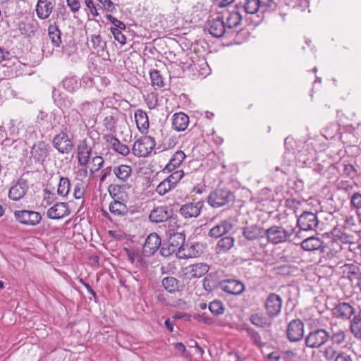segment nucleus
<instances>
[{
    "instance_id": "f257e3e1",
    "label": "nucleus",
    "mask_w": 361,
    "mask_h": 361,
    "mask_svg": "<svg viewBox=\"0 0 361 361\" xmlns=\"http://www.w3.org/2000/svg\"><path fill=\"white\" fill-rule=\"evenodd\" d=\"M294 231V228L287 230L282 226L274 225L265 230L264 236L269 243L278 245L288 241Z\"/></svg>"
},
{
    "instance_id": "f03ea898",
    "label": "nucleus",
    "mask_w": 361,
    "mask_h": 361,
    "mask_svg": "<svg viewBox=\"0 0 361 361\" xmlns=\"http://www.w3.org/2000/svg\"><path fill=\"white\" fill-rule=\"evenodd\" d=\"M234 197V194L231 190L216 188L209 193L207 197V203L213 208H219L232 202Z\"/></svg>"
},
{
    "instance_id": "7ed1b4c3",
    "label": "nucleus",
    "mask_w": 361,
    "mask_h": 361,
    "mask_svg": "<svg viewBox=\"0 0 361 361\" xmlns=\"http://www.w3.org/2000/svg\"><path fill=\"white\" fill-rule=\"evenodd\" d=\"M156 141L151 135H144L137 140L133 145V153L137 157H148L154 149Z\"/></svg>"
},
{
    "instance_id": "20e7f679",
    "label": "nucleus",
    "mask_w": 361,
    "mask_h": 361,
    "mask_svg": "<svg viewBox=\"0 0 361 361\" xmlns=\"http://www.w3.org/2000/svg\"><path fill=\"white\" fill-rule=\"evenodd\" d=\"M329 331L322 328L312 329L305 337V341L307 347L310 348H319L329 341Z\"/></svg>"
},
{
    "instance_id": "39448f33",
    "label": "nucleus",
    "mask_w": 361,
    "mask_h": 361,
    "mask_svg": "<svg viewBox=\"0 0 361 361\" xmlns=\"http://www.w3.org/2000/svg\"><path fill=\"white\" fill-rule=\"evenodd\" d=\"M149 220L154 223H165L169 226L174 227L177 219L171 215L166 206H160L152 209L149 216Z\"/></svg>"
},
{
    "instance_id": "423d86ee",
    "label": "nucleus",
    "mask_w": 361,
    "mask_h": 361,
    "mask_svg": "<svg viewBox=\"0 0 361 361\" xmlns=\"http://www.w3.org/2000/svg\"><path fill=\"white\" fill-rule=\"evenodd\" d=\"M343 272L351 286L361 293V265L355 263L345 264Z\"/></svg>"
},
{
    "instance_id": "0eeeda50",
    "label": "nucleus",
    "mask_w": 361,
    "mask_h": 361,
    "mask_svg": "<svg viewBox=\"0 0 361 361\" xmlns=\"http://www.w3.org/2000/svg\"><path fill=\"white\" fill-rule=\"evenodd\" d=\"M13 214L18 223L25 226H37L42 220L40 213L32 210H16Z\"/></svg>"
},
{
    "instance_id": "6e6552de",
    "label": "nucleus",
    "mask_w": 361,
    "mask_h": 361,
    "mask_svg": "<svg viewBox=\"0 0 361 361\" xmlns=\"http://www.w3.org/2000/svg\"><path fill=\"white\" fill-rule=\"evenodd\" d=\"M68 133L61 129V132L53 137V146L61 154H69L73 149V142Z\"/></svg>"
},
{
    "instance_id": "1a4fd4ad",
    "label": "nucleus",
    "mask_w": 361,
    "mask_h": 361,
    "mask_svg": "<svg viewBox=\"0 0 361 361\" xmlns=\"http://www.w3.org/2000/svg\"><path fill=\"white\" fill-rule=\"evenodd\" d=\"M282 303L283 300L279 295L274 293L268 295L264 301V308L269 317L275 318L280 314Z\"/></svg>"
},
{
    "instance_id": "9d476101",
    "label": "nucleus",
    "mask_w": 361,
    "mask_h": 361,
    "mask_svg": "<svg viewBox=\"0 0 361 361\" xmlns=\"http://www.w3.org/2000/svg\"><path fill=\"white\" fill-rule=\"evenodd\" d=\"M354 305L348 302H339L332 309V316L338 319L349 321L357 312Z\"/></svg>"
},
{
    "instance_id": "9b49d317",
    "label": "nucleus",
    "mask_w": 361,
    "mask_h": 361,
    "mask_svg": "<svg viewBox=\"0 0 361 361\" xmlns=\"http://www.w3.org/2000/svg\"><path fill=\"white\" fill-rule=\"evenodd\" d=\"M204 204L203 200L188 202L180 206L178 213L185 219L197 218L200 216Z\"/></svg>"
},
{
    "instance_id": "f8f14e48",
    "label": "nucleus",
    "mask_w": 361,
    "mask_h": 361,
    "mask_svg": "<svg viewBox=\"0 0 361 361\" xmlns=\"http://www.w3.org/2000/svg\"><path fill=\"white\" fill-rule=\"evenodd\" d=\"M65 123L62 124L61 130L69 133H75L82 126V115L77 109H71L68 115L63 116Z\"/></svg>"
},
{
    "instance_id": "ddd939ff",
    "label": "nucleus",
    "mask_w": 361,
    "mask_h": 361,
    "mask_svg": "<svg viewBox=\"0 0 361 361\" xmlns=\"http://www.w3.org/2000/svg\"><path fill=\"white\" fill-rule=\"evenodd\" d=\"M92 149L87 145L85 140L80 142L77 146V159L78 164L85 167V176H87L88 172L87 166L90 162Z\"/></svg>"
},
{
    "instance_id": "4468645a",
    "label": "nucleus",
    "mask_w": 361,
    "mask_h": 361,
    "mask_svg": "<svg viewBox=\"0 0 361 361\" xmlns=\"http://www.w3.org/2000/svg\"><path fill=\"white\" fill-rule=\"evenodd\" d=\"M208 31L212 36L219 38L228 33L224 18L220 16L212 17L207 21Z\"/></svg>"
},
{
    "instance_id": "2eb2a0df",
    "label": "nucleus",
    "mask_w": 361,
    "mask_h": 361,
    "mask_svg": "<svg viewBox=\"0 0 361 361\" xmlns=\"http://www.w3.org/2000/svg\"><path fill=\"white\" fill-rule=\"evenodd\" d=\"M219 288L228 294L238 295L242 294L245 288L243 282L235 279H226L219 281Z\"/></svg>"
},
{
    "instance_id": "dca6fc26",
    "label": "nucleus",
    "mask_w": 361,
    "mask_h": 361,
    "mask_svg": "<svg viewBox=\"0 0 361 361\" xmlns=\"http://www.w3.org/2000/svg\"><path fill=\"white\" fill-rule=\"evenodd\" d=\"M287 338L290 342H298L304 336V324L299 319L291 320L287 326Z\"/></svg>"
},
{
    "instance_id": "f3484780",
    "label": "nucleus",
    "mask_w": 361,
    "mask_h": 361,
    "mask_svg": "<svg viewBox=\"0 0 361 361\" xmlns=\"http://www.w3.org/2000/svg\"><path fill=\"white\" fill-rule=\"evenodd\" d=\"M319 220L316 214L311 212H303L297 220V224L300 230L314 231L318 226Z\"/></svg>"
},
{
    "instance_id": "a211bd4d",
    "label": "nucleus",
    "mask_w": 361,
    "mask_h": 361,
    "mask_svg": "<svg viewBox=\"0 0 361 361\" xmlns=\"http://www.w3.org/2000/svg\"><path fill=\"white\" fill-rule=\"evenodd\" d=\"M28 188L27 180L19 178L11 185L8 192V197L13 201H18L25 195Z\"/></svg>"
},
{
    "instance_id": "6ab92c4d",
    "label": "nucleus",
    "mask_w": 361,
    "mask_h": 361,
    "mask_svg": "<svg viewBox=\"0 0 361 361\" xmlns=\"http://www.w3.org/2000/svg\"><path fill=\"white\" fill-rule=\"evenodd\" d=\"M50 147L49 144L40 141L35 143L31 149V158L39 164H43L49 154Z\"/></svg>"
},
{
    "instance_id": "aec40b11",
    "label": "nucleus",
    "mask_w": 361,
    "mask_h": 361,
    "mask_svg": "<svg viewBox=\"0 0 361 361\" xmlns=\"http://www.w3.org/2000/svg\"><path fill=\"white\" fill-rule=\"evenodd\" d=\"M265 230L260 225L250 224L242 228V235L245 240L254 242L264 237Z\"/></svg>"
},
{
    "instance_id": "412c9836",
    "label": "nucleus",
    "mask_w": 361,
    "mask_h": 361,
    "mask_svg": "<svg viewBox=\"0 0 361 361\" xmlns=\"http://www.w3.org/2000/svg\"><path fill=\"white\" fill-rule=\"evenodd\" d=\"M104 111L103 125L107 130L114 133L116 130L120 111L118 108L104 109Z\"/></svg>"
},
{
    "instance_id": "4be33fe9",
    "label": "nucleus",
    "mask_w": 361,
    "mask_h": 361,
    "mask_svg": "<svg viewBox=\"0 0 361 361\" xmlns=\"http://www.w3.org/2000/svg\"><path fill=\"white\" fill-rule=\"evenodd\" d=\"M201 254V245L199 243H185L178 247L176 256L180 259L197 257Z\"/></svg>"
},
{
    "instance_id": "5701e85b",
    "label": "nucleus",
    "mask_w": 361,
    "mask_h": 361,
    "mask_svg": "<svg viewBox=\"0 0 361 361\" xmlns=\"http://www.w3.org/2000/svg\"><path fill=\"white\" fill-rule=\"evenodd\" d=\"M71 209L67 202H57L47 212V216L50 219L59 220L71 214Z\"/></svg>"
},
{
    "instance_id": "b1692460",
    "label": "nucleus",
    "mask_w": 361,
    "mask_h": 361,
    "mask_svg": "<svg viewBox=\"0 0 361 361\" xmlns=\"http://www.w3.org/2000/svg\"><path fill=\"white\" fill-rule=\"evenodd\" d=\"M209 270V267L204 263H197L190 264L183 269V274L185 278H200L206 274Z\"/></svg>"
},
{
    "instance_id": "393cba45",
    "label": "nucleus",
    "mask_w": 361,
    "mask_h": 361,
    "mask_svg": "<svg viewBox=\"0 0 361 361\" xmlns=\"http://www.w3.org/2000/svg\"><path fill=\"white\" fill-rule=\"evenodd\" d=\"M161 244L159 235L156 233L149 234L145 240L143 245L142 252L145 256L149 257L154 255Z\"/></svg>"
},
{
    "instance_id": "a878e982",
    "label": "nucleus",
    "mask_w": 361,
    "mask_h": 361,
    "mask_svg": "<svg viewBox=\"0 0 361 361\" xmlns=\"http://www.w3.org/2000/svg\"><path fill=\"white\" fill-rule=\"evenodd\" d=\"M355 243V237L351 233H347L344 231H339L337 234L334 236L332 245L336 246L334 247L336 252L343 249L342 245H352Z\"/></svg>"
},
{
    "instance_id": "bb28decb",
    "label": "nucleus",
    "mask_w": 361,
    "mask_h": 361,
    "mask_svg": "<svg viewBox=\"0 0 361 361\" xmlns=\"http://www.w3.org/2000/svg\"><path fill=\"white\" fill-rule=\"evenodd\" d=\"M329 331V341L334 346H345L347 344L346 331L341 328L331 326Z\"/></svg>"
},
{
    "instance_id": "cd10ccee",
    "label": "nucleus",
    "mask_w": 361,
    "mask_h": 361,
    "mask_svg": "<svg viewBox=\"0 0 361 361\" xmlns=\"http://www.w3.org/2000/svg\"><path fill=\"white\" fill-rule=\"evenodd\" d=\"M54 8L53 0H38L36 5L37 16L41 20L47 19Z\"/></svg>"
},
{
    "instance_id": "c85d7f7f",
    "label": "nucleus",
    "mask_w": 361,
    "mask_h": 361,
    "mask_svg": "<svg viewBox=\"0 0 361 361\" xmlns=\"http://www.w3.org/2000/svg\"><path fill=\"white\" fill-rule=\"evenodd\" d=\"M104 139L106 142L109 144L111 147L117 153L123 156H126L129 154V147L126 145L121 143L120 140L111 133L106 135Z\"/></svg>"
},
{
    "instance_id": "c756f323",
    "label": "nucleus",
    "mask_w": 361,
    "mask_h": 361,
    "mask_svg": "<svg viewBox=\"0 0 361 361\" xmlns=\"http://www.w3.org/2000/svg\"><path fill=\"white\" fill-rule=\"evenodd\" d=\"M134 116L137 128L139 131L142 134L147 133L149 126V118L147 113L145 111L138 109L135 110Z\"/></svg>"
},
{
    "instance_id": "7c9ffc66",
    "label": "nucleus",
    "mask_w": 361,
    "mask_h": 361,
    "mask_svg": "<svg viewBox=\"0 0 361 361\" xmlns=\"http://www.w3.org/2000/svg\"><path fill=\"white\" fill-rule=\"evenodd\" d=\"M349 329L355 339L361 341V309L349 320Z\"/></svg>"
},
{
    "instance_id": "2f4dec72",
    "label": "nucleus",
    "mask_w": 361,
    "mask_h": 361,
    "mask_svg": "<svg viewBox=\"0 0 361 361\" xmlns=\"http://www.w3.org/2000/svg\"><path fill=\"white\" fill-rule=\"evenodd\" d=\"M99 107V102L97 100L86 101L80 106L82 117L86 118L94 117L97 114Z\"/></svg>"
},
{
    "instance_id": "473e14b6",
    "label": "nucleus",
    "mask_w": 361,
    "mask_h": 361,
    "mask_svg": "<svg viewBox=\"0 0 361 361\" xmlns=\"http://www.w3.org/2000/svg\"><path fill=\"white\" fill-rule=\"evenodd\" d=\"M52 98L55 104L60 109H69L73 102L72 98L66 97L59 90L54 89L52 92Z\"/></svg>"
},
{
    "instance_id": "72a5a7b5",
    "label": "nucleus",
    "mask_w": 361,
    "mask_h": 361,
    "mask_svg": "<svg viewBox=\"0 0 361 361\" xmlns=\"http://www.w3.org/2000/svg\"><path fill=\"white\" fill-rule=\"evenodd\" d=\"M189 124V117L183 112L176 113L172 116V127L176 131L185 130Z\"/></svg>"
},
{
    "instance_id": "f704fd0d",
    "label": "nucleus",
    "mask_w": 361,
    "mask_h": 361,
    "mask_svg": "<svg viewBox=\"0 0 361 361\" xmlns=\"http://www.w3.org/2000/svg\"><path fill=\"white\" fill-rule=\"evenodd\" d=\"M232 228L233 224L229 221L224 220L212 228L209 232V235L217 238L228 233Z\"/></svg>"
},
{
    "instance_id": "c9c22d12",
    "label": "nucleus",
    "mask_w": 361,
    "mask_h": 361,
    "mask_svg": "<svg viewBox=\"0 0 361 361\" xmlns=\"http://www.w3.org/2000/svg\"><path fill=\"white\" fill-rule=\"evenodd\" d=\"M161 284L169 293L181 290L182 286L179 280L173 276H166L162 279Z\"/></svg>"
},
{
    "instance_id": "e433bc0d",
    "label": "nucleus",
    "mask_w": 361,
    "mask_h": 361,
    "mask_svg": "<svg viewBox=\"0 0 361 361\" xmlns=\"http://www.w3.org/2000/svg\"><path fill=\"white\" fill-rule=\"evenodd\" d=\"M185 157L186 156L183 151L178 150L170 159V161L166 164L165 169L168 170L169 172L176 170L183 163V160L185 159Z\"/></svg>"
},
{
    "instance_id": "4c0bfd02",
    "label": "nucleus",
    "mask_w": 361,
    "mask_h": 361,
    "mask_svg": "<svg viewBox=\"0 0 361 361\" xmlns=\"http://www.w3.org/2000/svg\"><path fill=\"white\" fill-rule=\"evenodd\" d=\"M259 0H240L237 3L238 8H242L246 13L255 14L260 11Z\"/></svg>"
},
{
    "instance_id": "58836bf2",
    "label": "nucleus",
    "mask_w": 361,
    "mask_h": 361,
    "mask_svg": "<svg viewBox=\"0 0 361 361\" xmlns=\"http://www.w3.org/2000/svg\"><path fill=\"white\" fill-rule=\"evenodd\" d=\"M323 245V241L317 237L307 238L301 243V247L306 251L319 250Z\"/></svg>"
},
{
    "instance_id": "ea45409f",
    "label": "nucleus",
    "mask_w": 361,
    "mask_h": 361,
    "mask_svg": "<svg viewBox=\"0 0 361 361\" xmlns=\"http://www.w3.org/2000/svg\"><path fill=\"white\" fill-rule=\"evenodd\" d=\"M235 239L232 236H225L219 240L216 250L217 253H226L234 245Z\"/></svg>"
},
{
    "instance_id": "a19ab883",
    "label": "nucleus",
    "mask_w": 361,
    "mask_h": 361,
    "mask_svg": "<svg viewBox=\"0 0 361 361\" xmlns=\"http://www.w3.org/2000/svg\"><path fill=\"white\" fill-rule=\"evenodd\" d=\"M241 16L238 11H228L226 16V27L229 33L231 30L240 24Z\"/></svg>"
},
{
    "instance_id": "79ce46f5",
    "label": "nucleus",
    "mask_w": 361,
    "mask_h": 361,
    "mask_svg": "<svg viewBox=\"0 0 361 361\" xmlns=\"http://www.w3.org/2000/svg\"><path fill=\"white\" fill-rule=\"evenodd\" d=\"M48 35L53 45L59 47L61 41V32L56 23L51 24L48 27Z\"/></svg>"
},
{
    "instance_id": "37998d69",
    "label": "nucleus",
    "mask_w": 361,
    "mask_h": 361,
    "mask_svg": "<svg viewBox=\"0 0 361 361\" xmlns=\"http://www.w3.org/2000/svg\"><path fill=\"white\" fill-rule=\"evenodd\" d=\"M342 228L346 231H350L354 233H357V228L358 224L357 223V219L355 215L348 213L343 217Z\"/></svg>"
},
{
    "instance_id": "c03bdc74",
    "label": "nucleus",
    "mask_w": 361,
    "mask_h": 361,
    "mask_svg": "<svg viewBox=\"0 0 361 361\" xmlns=\"http://www.w3.org/2000/svg\"><path fill=\"white\" fill-rule=\"evenodd\" d=\"M114 173L121 181H126L131 175L132 169L130 166L121 164L114 168Z\"/></svg>"
},
{
    "instance_id": "a18cd8bd",
    "label": "nucleus",
    "mask_w": 361,
    "mask_h": 361,
    "mask_svg": "<svg viewBox=\"0 0 361 361\" xmlns=\"http://www.w3.org/2000/svg\"><path fill=\"white\" fill-rule=\"evenodd\" d=\"M109 209L112 214L118 216H123L128 212L127 206L117 200L110 203Z\"/></svg>"
},
{
    "instance_id": "49530a36",
    "label": "nucleus",
    "mask_w": 361,
    "mask_h": 361,
    "mask_svg": "<svg viewBox=\"0 0 361 361\" xmlns=\"http://www.w3.org/2000/svg\"><path fill=\"white\" fill-rule=\"evenodd\" d=\"M63 87L68 92H73L80 87V82L76 76H68L62 81Z\"/></svg>"
},
{
    "instance_id": "de8ad7c7",
    "label": "nucleus",
    "mask_w": 361,
    "mask_h": 361,
    "mask_svg": "<svg viewBox=\"0 0 361 361\" xmlns=\"http://www.w3.org/2000/svg\"><path fill=\"white\" fill-rule=\"evenodd\" d=\"M71 188V182L68 178L61 176L58 183L57 194L63 197H66Z\"/></svg>"
},
{
    "instance_id": "09e8293b",
    "label": "nucleus",
    "mask_w": 361,
    "mask_h": 361,
    "mask_svg": "<svg viewBox=\"0 0 361 361\" xmlns=\"http://www.w3.org/2000/svg\"><path fill=\"white\" fill-rule=\"evenodd\" d=\"M286 5L298 11H304L309 7L308 0H286Z\"/></svg>"
},
{
    "instance_id": "8fccbe9b",
    "label": "nucleus",
    "mask_w": 361,
    "mask_h": 361,
    "mask_svg": "<svg viewBox=\"0 0 361 361\" xmlns=\"http://www.w3.org/2000/svg\"><path fill=\"white\" fill-rule=\"evenodd\" d=\"M286 5L298 11H304L309 7L308 0H286Z\"/></svg>"
},
{
    "instance_id": "3c124183",
    "label": "nucleus",
    "mask_w": 361,
    "mask_h": 361,
    "mask_svg": "<svg viewBox=\"0 0 361 361\" xmlns=\"http://www.w3.org/2000/svg\"><path fill=\"white\" fill-rule=\"evenodd\" d=\"M104 159L101 156L95 155L92 157L91 167L89 169L90 176L99 171L104 164Z\"/></svg>"
},
{
    "instance_id": "603ef678",
    "label": "nucleus",
    "mask_w": 361,
    "mask_h": 361,
    "mask_svg": "<svg viewBox=\"0 0 361 361\" xmlns=\"http://www.w3.org/2000/svg\"><path fill=\"white\" fill-rule=\"evenodd\" d=\"M209 310L212 314L219 316L224 313L225 307L220 300H214L209 304Z\"/></svg>"
},
{
    "instance_id": "864d4df0",
    "label": "nucleus",
    "mask_w": 361,
    "mask_h": 361,
    "mask_svg": "<svg viewBox=\"0 0 361 361\" xmlns=\"http://www.w3.org/2000/svg\"><path fill=\"white\" fill-rule=\"evenodd\" d=\"M169 243L171 247H176L179 245H185V235L183 233H170Z\"/></svg>"
},
{
    "instance_id": "5fc2aeb1",
    "label": "nucleus",
    "mask_w": 361,
    "mask_h": 361,
    "mask_svg": "<svg viewBox=\"0 0 361 361\" xmlns=\"http://www.w3.org/2000/svg\"><path fill=\"white\" fill-rule=\"evenodd\" d=\"M152 85L157 88H161L164 86L163 78L157 70H152L149 73Z\"/></svg>"
},
{
    "instance_id": "6e6d98bb",
    "label": "nucleus",
    "mask_w": 361,
    "mask_h": 361,
    "mask_svg": "<svg viewBox=\"0 0 361 361\" xmlns=\"http://www.w3.org/2000/svg\"><path fill=\"white\" fill-rule=\"evenodd\" d=\"M337 355L335 346L331 344L326 346L322 351V356L327 361L336 360Z\"/></svg>"
},
{
    "instance_id": "4d7b16f0",
    "label": "nucleus",
    "mask_w": 361,
    "mask_h": 361,
    "mask_svg": "<svg viewBox=\"0 0 361 361\" xmlns=\"http://www.w3.org/2000/svg\"><path fill=\"white\" fill-rule=\"evenodd\" d=\"M341 176L353 180L357 176V171L352 164H343V168L342 172L341 173Z\"/></svg>"
},
{
    "instance_id": "13d9d810",
    "label": "nucleus",
    "mask_w": 361,
    "mask_h": 361,
    "mask_svg": "<svg viewBox=\"0 0 361 361\" xmlns=\"http://www.w3.org/2000/svg\"><path fill=\"white\" fill-rule=\"evenodd\" d=\"M173 188L174 186L166 178H165L157 185L156 192L159 195H164Z\"/></svg>"
},
{
    "instance_id": "bf43d9fd",
    "label": "nucleus",
    "mask_w": 361,
    "mask_h": 361,
    "mask_svg": "<svg viewBox=\"0 0 361 361\" xmlns=\"http://www.w3.org/2000/svg\"><path fill=\"white\" fill-rule=\"evenodd\" d=\"M250 322L255 326L259 327H266L270 325L267 319L259 314H254L250 317Z\"/></svg>"
},
{
    "instance_id": "052dcab7",
    "label": "nucleus",
    "mask_w": 361,
    "mask_h": 361,
    "mask_svg": "<svg viewBox=\"0 0 361 361\" xmlns=\"http://www.w3.org/2000/svg\"><path fill=\"white\" fill-rule=\"evenodd\" d=\"M350 206L355 209L356 213L361 211V193L354 192L350 198Z\"/></svg>"
},
{
    "instance_id": "680f3d73",
    "label": "nucleus",
    "mask_w": 361,
    "mask_h": 361,
    "mask_svg": "<svg viewBox=\"0 0 361 361\" xmlns=\"http://www.w3.org/2000/svg\"><path fill=\"white\" fill-rule=\"evenodd\" d=\"M92 42L94 49L97 51H104L106 47V42L104 41L99 35H94L92 36Z\"/></svg>"
},
{
    "instance_id": "e2e57ef3",
    "label": "nucleus",
    "mask_w": 361,
    "mask_h": 361,
    "mask_svg": "<svg viewBox=\"0 0 361 361\" xmlns=\"http://www.w3.org/2000/svg\"><path fill=\"white\" fill-rule=\"evenodd\" d=\"M185 173L182 170H176L171 173L166 179L174 186H176L177 183L181 178H183Z\"/></svg>"
},
{
    "instance_id": "0e129e2a",
    "label": "nucleus",
    "mask_w": 361,
    "mask_h": 361,
    "mask_svg": "<svg viewBox=\"0 0 361 361\" xmlns=\"http://www.w3.org/2000/svg\"><path fill=\"white\" fill-rule=\"evenodd\" d=\"M245 331L255 345L262 346L261 336L257 331L250 327L246 328Z\"/></svg>"
},
{
    "instance_id": "69168bd1",
    "label": "nucleus",
    "mask_w": 361,
    "mask_h": 361,
    "mask_svg": "<svg viewBox=\"0 0 361 361\" xmlns=\"http://www.w3.org/2000/svg\"><path fill=\"white\" fill-rule=\"evenodd\" d=\"M259 9L262 12L271 11L276 8V4L274 0H259Z\"/></svg>"
},
{
    "instance_id": "338daca9",
    "label": "nucleus",
    "mask_w": 361,
    "mask_h": 361,
    "mask_svg": "<svg viewBox=\"0 0 361 361\" xmlns=\"http://www.w3.org/2000/svg\"><path fill=\"white\" fill-rule=\"evenodd\" d=\"M336 187L338 190L350 192L353 188V183L350 180H338Z\"/></svg>"
},
{
    "instance_id": "774afa93",
    "label": "nucleus",
    "mask_w": 361,
    "mask_h": 361,
    "mask_svg": "<svg viewBox=\"0 0 361 361\" xmlns=\"http://www.w3.org/2000/svg\"><path fill=\"white\" fill-rule=\"evenodd\" d=\"M125 250L127 253L128 259L130 262L131 264H134L135 261L139 262H142V257L137 251L128 248H126Z\"/></svg>"
}]
</instances>
